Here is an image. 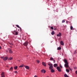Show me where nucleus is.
<instances>
[{
	"instance_id": "obj_13",
	"label": "nucleus",
	"mask_w": 77,
	"mask_h": 77,
	"mask_svg": "<svg viewBox=\"0 0 77 77\" xmlns=\"http://www.w3.org/2000/svg\"><path fill=\"white\" fill-rule=\"evenodd\" d=\"M61 36V33L60 32H59V34L57 35V36Z\"/></svg>"
},
{
	"instance_id": "obj_37",
	"label": "nucleus",
	"mask_w": 77,
	"mask_h": 77,
	"mask_svg": "<svg viewBox=\"0 0 77 77\" xmlns=\"http://www.w3.org/2000/svg\"><path fill=\"white\" fill-rule=\"evenodd\" d=\"M10 47L11 48H12V46H10Z\"/></svg>"
},
{
	"instance_id": "obj_10",
	"label": "nucleus",
	"mask_w": 77,
	"mask_h": 77,
	"mask_svg": "<svg viewBox=\"0 0 77 77\" xmlns=\"http://www.w3.org/2000/svg\"><path fill=\"white\" fill-rule=\"evenodd\" d=\"M24 66V67H25V68L27 69H29V67L28 66Z\"/></svg>"
},
{
	"instance_id": "obj_2",
	"label": "nucleus",
	"mask_w": 77,
	"mask_h": 77,
	"mask_svg": "<svg viewBox=\"0 0 77 77\" xmlns=\"http://www.w3.org/2000/svg\"><path fill=\"white\" fill-rule=\"evenodd\" d=\"M1 59H3V60H4V61H5V60H8V57H1Z\"/></svg>"
},
{
	"instance_id": "obj_27",
	"label": "nucleus",
	"mask_w": 77,
	"mask_h": 77,
	"mask_svg": "<svg viewBox=\"0 0 77 77\" xmlns=\"http://www.w3.org/2000/svg\"><path fill=\"white\" fill-rule=\"evenodd\" d=\"M65 20H63L62 21V23H65Z\"/></svg>"
},
{
	"instance_id": "obj_38",
	"label": "nucleus",
	"mask_w": 77,
	"mask_h": 77,
	"mask_svg": "<svg viewBox=\"0 0 77 77\" xmlns=\"http://www.w3.org/2000/svg\"><path fill=\"white\" fill-rule=\"evenodd\" d=\"M69 70H70V71H72V69H70Z\"/></svg>"
},
{
	"instance_id": "obj_22",
	"label": "nucleus",
	"mask_w": 77,
	"mask_h": 77,
	"mask_svg": "<svg viewBox=\"0 0 77 77\" xmlns=\"http://www.w3.org/2000/svg\"><path fill=\"white\" fill-rule=\"evenodd\" d=\"M50 60H54V59H53L52 57L50 58Z\"/></svg>"
},
{
	"instance_id": "obj_46",
	"label": "nucleus",
	"mask_w": 77,
	"mask_h": 77,
	"mask_svg": "<svg viewBox=\"0 0 77 77\" xmlns=\"http://www.w3.org/2000/svg\"><path fill=\"white\" fill-rule=\"evenodd\" d=\"M19 62H20V60H19Z\"/></svg>"
},
{
	"instance_id": "obj_39",
	"label": "nucleus",
	"mask_w": 77,
	"mask_h": 77,
	"mask_svg": "<svg viewBox=\"0 0 77 77\" xmlns=\"http://www.w3.org/2000/svg\"><path fill=\"white\" fill-rule=\"evenodd\" d=\"M66 23L67 24H68V21H66Z\"/></svg>"
},
{
	"instance_id": "obj_7",
	"label": "nucleus",
	"mask_w": 77,
	"mask_h": 77,
	"mask_svg": "<svg viewBox=\"0 0 77 77\" xmlns=\"http://www.w3.org/2000/svg\"><path fill=\"white\" fill-rule=\"evenodd\" d=\"M8 49L9 51V52L10 53L12 54V51L11 49L10 48H8Z\"/></svg>"
},
{
	"instance_id": "obj_19",
	"label": "nucleus",
	"mask_w": 77,
	"mask_h": 77,
	"mask_svg": "<svg viewBox=\"0 0 77 77\" xmlns=\"http://www.w3.org/2000/svg\"><path fill=\"white\" fill-rule=\"evenodd\" d=\"M18 68V67L17 66H15L14 67V69H17V68Z\"/></svg>"
},
{
	"instance_id": "obj_34",
	"label": "nucleus",
	"mask_w": 77,
	"mask_h": 77,
	"mask_svg": "<svg viewBox=\"0 0 77 77\" xmlns=\"http://www.w3.org/2000/svg\"><path fill=\"white\" fill-rule=\"evenodd\" d=\"M60 67L61 68H62V66L61 65V64H60Z\"/></svg>"
},
{
	"instance_id": "obj_32",
	"label": "nucleus",
	"mask_w": 77,
	"mask_h": 77,
	"mask_svg": "<svg viewBox=\"0 0 77 77\" xmlns=\"http://www.w3.org/2000/svg\"><path fill=\"white\" fill-rule=\"evenodd\" d=\"M10 44L11 45H14V44L11 43H10Z\"/></svg>"
},
{
	"instance_id": "obj_15",
	"label": "nucleus",
	"mask_w": 77,
	"mask_h": 77,
	"mask_svg": "<svg viewBox=\"0 0 77 77\" xmlns=\"http://www.w3.org/2000/svg\"><path fill=\"white\" fill-rule=\"evenodd\" d=\"M62 49V48L60 47H59L57 48V50H60Z\"/></svg>"
},
{
	"instance_id": "obj_26",
	"label": "nucleus",
	"mask_w": 77,
	"mask_h": 77,
	"mask_svg": "<svg viewBox=\"0 0 77 77\" xmlns=\"http://www.w3.org/2000/svg\"><path fill=\"white\" fill-rule=\"evenodd\" d=\"M73 29V27H72V26H71L70 27L71 30H72Z\"/></svg>"
},
{
	"instance_id": "obj_36",
	"label": "nucleus",
	"mask_w": 77,
	"mask_h": 77,
	"mask_svg": "<svg viewBox=\"0 0 77 77\" xmlns=\"http://www.w3.org/2000/svg\"><path fill=\"white\" fill-rule=\"evenodd\" d=\"M37 76H36V75H35V76H34V77H37Z\"/></svg>"
},
{
	"instance_id": "obj_45",
	"label": "nucleus",
	"mask_w": 77,
	"mask_h": 77,
	"mask_svg": "<svg viewBox=\"0 0 77 77\" xmlns=\"http://www.w3.org/2000/svg\"><path fill=\"white\" fill-rule=\"evenodd\" d=\"M7 67L8 68V66H7Z\"/></svg>"
},
{
	"instance_id": "obj_30",
	"label": "nucleus",
	"mask_w": 77,
	"mask_h": 77,
	"mask_svg": "<svg viewBox=\"0 0 77 77\" xmlns=\"http://www.w3.org/2000/svg\"><path fill=\"white\" fill-rule=\"evenodd\" d=\"M14 72L15 73V74H17V71H15Z\"/></svg>"
},
{
	"instance_id": "obj_20",
	"label": "nucleus",
	"mask_w": 77,
	"mask_h": 77,
	"mask_svg": "<svg viewBox=\"0 0 77 77\" xmlns=\"http://www.w3.org/2000/svg\"><path fill=\"white\" fill-rule=\"evenodd\" d=\"M64 77H69L66 74H65L64 75Z\"/></svg>"
},
{
	"instance_id": "obj_31",
	"label": "nucleus",
	"mask_w": 77,
	"mask_h": 77,
	"mask_svg": "<svg viewBox=\"0 0 77 77\" xmlns=\"http://www.w3.org/2000/svg\"><path fill=\"white\" fill-rule=\"evenodd\" d=\"M37 63H39V60H37Z\"/></svg>"
},
{
	"instance_id": "obj_4",
	"label": "nucleus",
	"mask_w": 77,
	"mask_h": 77,
	"mask_svg": "<svg viewBox=\"0 0 77 77\" xmlns=\"http://www.w3.org/2000/svg\"><path fill=\"white\" fill-rule=\"evenodd\" d=\"M12 33L15 35H18V32H16V30H14L12 32Z\"/></svg>"
},
{
	"instance_id": "obj_24",
	"label": "nucleus",
	"mask_w": 77,
	"mask_h": 77,
	"mask_svg": "<svg viewBox=\"0 0 77 77\" xmlns=\"http://www.w3.org/2000/svg\"><path fill=\"white\" fill-rule=\"evenodd\" d=\"M66 72H69V70L68 69H66Z\"/></svg>"
},
{
	"instance_id": "obj_5",
	"label": "nucleus",
	"mask_w": 77,
	"mask_h": 77,
	"mask_svg": "<svg viewBox=\"0 0 77 77\" xmlns=\"http://www.w3.org/2000/svg\"><path fill=\"white\" fill-rule=\"evenodd\" d=\"M64 66L66 68H68L69 67L68 66V63H66L64 64Z\"/></svg>"
},
{
	"instance_id": "obj_23",
	"label": "nucleus",
	"mask_w": 77,
	"mask_h": 77,
	"mask_svg": "<svg viewBox=\"0 0 77 77\" xmlns=\"http://www.w3.org/2000/svg\"><path fill=\"white\" fill-rule=\"evenodd\" d=\"M23 66H24V65H22L19 66V68H21V67H23Z\"/></svg>"
},
{
	"instance_id": "obj_29",
	"label": "nucleus",
	"mask_w": 77,
	"mask_h": 77,
	"mask_svg": "<svg viewBox=\"0 0 77 77\" xmlns=\"http://www.w3.org/2000/svg\"><path fill=\"white\" fill-rule=\"evenodd\" d=\"M16 26L17 27H18V28H20V27H19V26H18V25H16Z\"/></svg>"
},
{
	"instance_id": "obj_21",
	"label": "nucleus",
	"mask_w": 77,
	"mask_h": 77,
	"mask_svg": "<svg viewBox=\"0 0 77 77\" xmlns=\"http://www.w3.org/2000/svg\"><path fill=\"white\" fill-rule=\"evenodd\" d=\"M51 72H54V70L53 69H51Z\"/></svg>"
},
{
	"instance_id": "obj_16",
	"label": "nucleus",
	"mask_w": 77,
	"mask_h": 77,
	"mask_svg": "<svg viewBox=\"0 0 77 77\" xmlns=\"http://www.w3.org/2000/svg\"><path fill=\"white\" fill-rule=\"evenodd\" d=\"M51 34L52 35H54V31H53L51 33Z\"/></svg>"
},
{
	"instance_id": "obj_33",
	"label": "nucleus",
	"mask_w": 77,
	"mask_h": 77,
	"mask_svg": "<svg viewBox=\"0 0 77 77\" xmlns=\"http://www.w3.org/2000/svg\"><path fill=\"white\" fill-rule=\"evenodd\" d=\"M53 61H54V63H55V62H56V60H54Z\"/></svg>"
},
{
	"instance_id": "obj_28",
	"label": "nucleus",
	"mask_w": 77,
	"mask_h": 77,
	"mask_svg": "<svg viewBox=\"0 0 77 77\" xmlns=\"http://www.w3.org/2000/svg\"><path fill=\"white\" fill-rule=\"evenodd\" d=\"M51 29L52 30H53V29H54L53 27V26L51 27Z\"/></svg>"
},
{
	"instance_id": "obj_9",
	"label": "nucleus",
	"mask_w": 77,
	"mask_h": 77,
	"mask_svg": "<svg viewBox=\"0 0 77 77\" xmlns=\"http://www.w3.org/2000/svg\"><path fill=\"white\" fill-rule=\"evenodd\" d=\"M64 62L65 63H68V61H67V60L65 59H64Z\"/></svg>"
},
{
	"instance_id": "obj_44",
	"label": "nucleus",
	"mask_w": 77,
	"mask_h": 77,
	"mask_svg": "<svg viewBox=\"0 0 77 77\" xmlns=\"http://www.w3.org/2000/svg\"><path fill=\"white\" fill-rule=\"evenodd\" d=\"M54 30H56V29H54Z\"/></svg>"
},
{
	"instance_id": "obj_35",
	"label": "nucleus",
	"mask_w": 77,
	"mask_h": 77,
	"mask_svg": "<svg viewBox=\"0 0 77 77\" xmlns=\"http://www.w3.org/2000/svg\"><path fill=\"white\" fill-rule=\"evenodd\" d=\"M75 73L77 74V70L75 72Z\"/></svg>"
},
{
	"instance_id": "obj_42",
	"label": "nucleus",
	"mask_w": 77,
	"mask_h": 77,
	"mask_svg": "<svg viewBox=\"0 0 77 77\" xmlns=\"http://www.w3.org/2000/svg\"><path fill=\"white\" fill-rule=\"evenodd\" d=\"M69 69H71V68H70V67H69Z\"/></svg>"
},
{
	"instance_id": "obj_11",
	"label": "nucleus",
	"mask_w": 77,
	"mask_h": 77,
	"mask_svg": "<svg viewBox=\"0 0 77 77\" xmlns=\"http://www.w3.org/2000/svg\"><path fill=\"white\" fill-rule=\"evenodd\" d=\"M60 44L61 45H64V44L63 43V41H61L60 42Z\"/></svg>"
},
{
	"instance_id": "obj_25",
	"label": "nucleus",
	"mask_w": 77,
	"mask_h": 77,
	"mask_svg": "<svg viewBox=\"0 0 77 77\" xmlns=\"http://www.w3.org/2000/svg\"><path fill=\"white\" fill-rule=\"evenodd\" d=\"M12 59V57H10L8 59V60H10Z\"/></svg>"
},
{
	"instance_id": "obj_47",
	"label": "nucleus",
	"mask_w": 77,
	"mask_h": 77,
	"mask_svg": "<svg viewBox=\"0 0 77 77\" xmlns=\"http://www.w3.org/2000/svg\"><path fill=\"white\" fill-rule=\"evenodd\" d=\"M47 77H48V76Z\"/></svg>"
},
{
	"instance_id": "obj_43",
	"label": "nucleus",
	"mask_w": 77,
	"mask_h": 77,
	"mask_svg": "<svg viewBox=\"0 0 77 77\" xmlns=\"http://www.w3.org/2000/svg\"><path fill=\"white\" fill-rule=\"evenodd\" d=\"M6 52H7V53H8V51H6Z\"/></svg>"
},
{
	"instance_id": "obj_41",
	"label": "nucleus",
	"mask_w": 77,
	"mask_h": 77,
	"mask_svg": "<svg viewBox=\"0 0 77 77\" xmlns=\"http://www.w3.org/2000/svg\"><path fill=\"white\" fill-rule=\"evenodd\" d=\"M1 48H2V47L0 46V49H1Z\"/></svg>"
},
{
	"instance_id": "obj_12",
	"label": "nucleus",
	"mask_w": 77,
	"mask_h": 77,
	"mask_svg": "<svg viewBox=\"0 0 77 77\" xmlns=\"http://www.w3.org/2000/svg\"><path fill=\"white\" fill-rule=\"evenodd\" d=\"M42 64L43 65H44L45 66H47V65L45 64V62H43L42 63Z\"/></svg>"
},
{
	"instance_id": "obj_6",
	"label": "nucleus",
	"mask_w": 77,
	"mask_h": 77,
	"mask_svg": "<svg viewBox=\"0 0 77 77\" xmlns=\"http://www.w3.org/2000/svg\"><path fill=\"white\" fill-rule=\"evenodd\" d=\"M57 69L59 71V72H60V71H61V70L60 69V67L59 66H58L57 67Z\"/></svg>"
},
{
	"instance_id": "obj_8",
	"label": "nucleus",
	"mask_w": 77,
	"mask_h": 77,
	"mask_svg": "<svg viewBox=\"0 0 77 77\" xmlns=\"http://www.w3.org/2000/svg\"><path fill=\"white\" fill-rule=\"evenodd\" d=\"M1 77H5V73L4 72H2V74H1Z\"/></svg>"
},
{
	"instance_id": "obj_17",
	"label": "nucleus",
	"mask_w": 77,
	"mask_h": 77,
	"mask_svg": "<svg viewBox=\"0 0 77 77\" xmlns=\"http://www.w3.org/2000/svg\"><path fill=\"white\" fill-rule=\"evenodd\" d=\"M9 70L10 71H12L13 70V67H11Z\"/></svg>"
},
{
	"instance_id": "obj_3",
	"label": "nucleus",
	"mask_w": 77,
	"mask_h": 77,
	"mask_svg": "<svg viewBox=\"0 0 77 77\" xmlns=\"http://www.w3.org/2000/svg\"><path fill=\"white\" fill-rule=\"evenodd\" d=\"M23 45H24V46H26V48H27V45H28V42L27 41H26L23 44Z\"/></svg>"
},
{
	"instance_id": "obj_14",
	"label": "nucleus",
	"mask_w": 77,
	"mask_h": 77,
	"mask_svg": "<svg viewBox=\"0 0 77 77\" xmlns=\"http://www.w3.org/2000/svg\"><path fill=\"white\" fill-rule=\"evenodd\" d=\"M41 72L42 73L43 72V73H45L46 72V71H45V70H41Z\"/></svg>"
},
{
	"instance_id": "obj_40",
	"label": "nucleus",
	"mask_w": 77,
	"mask_h": 77,
	"mask_svg": "<svg viewBox=\"0 0 77 77\" xmlns=\"http://www.w3.org/2000/svg\"><path fill=\"white\" fill-rule=\"evenodd\" d=\"M19 28H20V30H21V28L20 27Z\"/></svg>"
},
{
	"instance_id": "obj_18",
	"label": "nucleus",
	"mask_w": 77,
	"mask_h": 77,
	"mask_svg": "<svg viewBox=\"0 0 77 77\" xmlns=\"http://www.w3.org/2000/svg\"><path fill=\"white\" fill-rule=\"evenodd\" d=\"M54 67H56V66H57V64H55L54 65Z\"/></svg>"
},
{
	"instance_id": "obj_1",
	"label": "nucleus",
	"mask_w": 77,
	"mask_h": 77,
	"mask_svg": "<svg viewBox=\"0 0 77 77\" xmlns=\"http://www.w3.org/2000/svg\"><path fill=\"white\" fill-rule=\"evenodd\" d=\"M48 65L49 66H50L49 67V69H52L53 68V65L51 63H48Z\"/></svg>"
}]
</instances>
